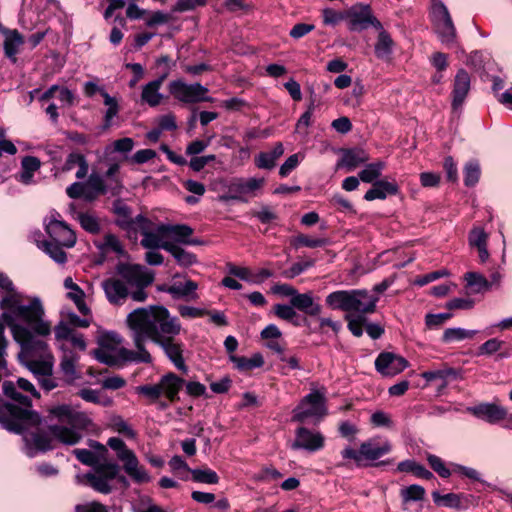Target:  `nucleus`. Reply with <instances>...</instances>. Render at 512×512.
Wrapping results in <instances>:
<instances>
[{
	"label": "nucleus",
	"instance_id": "35",
	"mask_svg": "<svg viewBox=\"0 0 512 512\" xmlns=\"http://www.w3.org/2000/svg\"><path fill=\"white\" fill-rule=\"evenodd\" d=\"M229 359L235 364L236 369L241 372L251 371L264 365V358L261 353H255L251 358L231 354Z\"/></svg>",
	"mask_w": 512,
	"mask_h": 512
},
{
	"label": "nucleus",
	"instance_id": "12",
	"mask_svg": "<svg viewBox=\"0 0 512 512\" xmlns=\"http://www.w3.org/2000/svg\"><path fill=\"white\" fill-rule=\"evenodd\" d=\"M433 22L441 42L448 46L454 44L457 37L456 28L447 7L441 1L433 4Z\"/></svg>",
	"mask_w": 512,
	"mask_h": 512
},
{
	"label": "nucleus",
	"instance_id": "9",
	"mask_svg": "<svg viewBox=\"0 0 512 512\" xmlns=\"http://www.w3.org/2000/svg\"><path fill=\"white\" fill-rule=\"evenodd\" d=\"M272 292L281 296L291 297V305L308 316H319L322 311V306L314 302L311 292L299 293L296 288L286 283L275 284L272 287Z\"/></svg>",
	"mask_w": 512,
	"mask_h": 512
},
{
	"label": "nucleus",
	"instance_id": "2",
	"mask_svg": "<svg viewBox=\"0 0 512 512\" xmlns=\"http://www.w3.org/2000/svg\"><path fill=\"white\" fill-rule=\"evenodd\" d=\"M119 276L105 279L102 288L110 304L120 306L130 296L136 302H145L148 294L145 288L154 281V274L139 264L119 262L116 265Z\"/></svg>",
	"mask_w": 512,
	"mask_h": 512
},
{
	"label": "nucleus",
	"instance_id": "32",
	"mask_svg": "<svg viewBox=\"0 0 512 512\" xmlns=\"http://www.w3.org/2000/svg\"><path fill=\"white\" fill-rule=\"evenodd\" d=\"M151 221L146 218V223H141L138 227V231L143 235V239L141 240V245L147 249H163V245H165L166 241L161 239V234L157 231V233L150 232Z\"/></svg>",
	"mask_w": 512,
	"mask_h": 512
},
{
	"label": "nucleus",
	"instance_id": "47",
	"mask_svg": "<svg viewBox=\"0 0 512 512\" xmlns=\"http://www.w3.org/2000/svg\"><path fill=\"white\" fill-rule=\"evenodd\" d=\"M101 95L104 98V104L108 106L104 116V128H109L111 126L112 119L119 112V106L117 100L114 97H111L105 90H101Z\"/></svg>",
	"mask_w": 512,
	"mask_h": 512
},
{
	"label": "nucleus",
	"instance_id": "43",
	"mask_svg": "<svg viewBox=\"0 0 512 512\" xmlns=\"http://www.w3.org/2000/svg\"><path fill=\"white\" fill-rule=\"evenodd\" d=\"M290 244L296 249L300 247L317 248L326 246L328 244V240L325 238H312L305 234H299L290 240Z\"/></svg>",
	"mask_w": 512,
	"mask_h": 512
},
{
	"label": "nucleus",
	"instance_id": "63",
	"mask_svg": "<svg viewBox=\"0 0 512 512\" xmlns=\"http://www.w3.org/2000/svg\"><path fill=\"white\" fill-rule=\"evenodd\" d=\"M504 344L503 341L498 340L497 338H492L484 342L480 347L478 354L479 355H492L499 351Z\"/></svg>",
	"mask_w": 512,
	"mask_h": 512
},
{
	"label": "nucleus",
	"instance_id": "36",
	"mask_svg": "<svg viewBox=\"0 0 512 512\" xmlns=\"http://www.w3.org/2000/svg\"><path fill=\"white\" fill-rule=\"evenodd\" d=\"M41 167V161L35 156H25L21 160L20 181L23 184H31L34 173Z\"/></svg>",
	"mask_w": 512,
	"mask_h": 512
},
{
	"label": "nucleus",
	"instance_id": "31",
	"mask_svg": "<svg viewBox=\"0 0 512 512\" xmlns=\"http://www.w3.org/2000/svg\"><path fill=\"white\" fill-rule=\"evenodd\" d=\"M163 249L169 252L180 266L189 267L197 262V257L195 254L186 251L181 246L172 241L165 242Z\"/></svg>",
	"mask_w": 512,
	"mask_h": 512
},
{
	"label": "nucleus",
	"instance_id": "41",
	"mask_svg": "<svg viewBox=\"0 0 512 512\" xmlns=\"http://www.w3.org/2000/svg\"><path fill=\"white\" fill-rule=\"evenodd\" d=\"M343 459H352L355 461L357 467H382L393 463L392 459L378 461V463H365L362 462L360 449L355 450L351 447H346L341 451Z\"/></svg>",
	"mask_w": 512,
	"mask_h": 512
},
{
	"label": "nucleus",
	"instance_id": "22",
	"mask_svg": "<svg viewBox=\"0 0 512 512\" xmlns=\"http://www.w3.org/2000/svg\"><path fill=\"white\" fill-rule=\"evenodd\" d=\"M184 384L185 380L173 372L166 373L158 382L161 395H164L171 403L179 400L178 394L182 390Z\"/></svg>",
	"mask_w": 512,
	"mask_h": 512
},
{
	"label": "nucleus",
	"instance_id": "27",
	"mask_svg": "<svg viewBox=\"0 0 512 512\" xmlns=\"http://www.w3.org/2000/svg\"><path fill=\"white\" fill-rule=\"evenodd\" d=\"M399 192V187L396 182H389L386 180H378L372 184V187L365 193L364 199L366 201H373L376 199L383 200L388 195H396Z\"/></svg>",
	"mask_w": 512,
	"mask_h": 512
},
{
	"label": "nucleus",
	"instance_id": "60",
	"mask_svg": "<svg viewBox=\"0 0 512 512\" xmlns=\"http://www.w3.org/2000/svg\"><path fill=\"white\" fill-rule=\"evenodd\" d=\"M36 378L49 376L53 373V365L48 361H34L30 366Z\"/></svg>",
	"mask_w": 512,
	"mask_h": 512
},
{
	"label": "nucleus",
	"instance_id": "49",
	"mask_svg": "<svg viewBox=\"0 0 512 512\" xmlns=\"http://www.w3.org/2000/svg\"><path fill=\"white\" fill-rule=\"evenodd\" d=\"M192 480L198 483L217 484L219 476L211 469H192Z\"/></svg>",
	"mask_w": 512,
	"mask_h": 512
},
{
	"label": "nucleus",
	"instance_id": "28",
	"mask_svg": "<svg viewBox=\"0 0 512 512\" xmlns=\"http://www.w3.org/2000/svg\"><path fill=\"white\" fill-rule=\"evenodd\" d=\"M421 377L424 378L427 382L440 380L441 383L438 386V391H441L448 386L449 379L457 380L461 378V370L452 367H444L442 369L424 371L421 374Z\"/></svg>",
	"mask_w": 512,
	"mask_h": 512
},
{
	"label": "nucleus",
	"instance_id": "24",
	"mask_svg": "<svg viewBox=\"0 0 512 512\" xmlns=\"http://www.w3.org/2000/svg\"><path fill=\"white\" fill-rule=\"evenodd\" d=\"M392 449V445L386 441L382 445L375 444L372 440L365 441L360 444V454L362 462L377 463L376 461L382 456L388 454Z\"/></svg>",
	"mask_w": 512,
	"mask_h": 512
},
{
	"label": "nucleus",
	"instance_id": "33",
	"mask_svg": "<svg viewBox=\"0 0 512 512\" xmlns=\"http://www.w3.org/2000/svg\"><path fill=\"white\" fill-rule=\"evenodd\" d=\"M197 288L198 284L196 282L187 280L185 283H174L173 285L169 286L167 293H169L174 299H196L198 297L196 294Z\"/></svg>",
	"mask_w": 512,
	"mask_h": 512
},
{
	"label": "nucleus",
	"instance_id": "55",
	"mask_svg": "<svg viewBox=\"0 0 512 512\" xmlns=\"http://www.w3.org/2000/svg\"><path fill=\"white\" fill-rule=\"evenodd\" d=\"M427 461L430 467L442 478H449L451 476V471L448 469L444 463V461L434 454H429L427 456Z\"/></svg>",
	"mask_w": 512,
	"mask_h": 512
},
{
	"label": "nucleus",
	"instance_id": "52",
	"mask_svg": "<svg viewBox=\"0 0 512 512\" xmlns=\"http://www.w3.org/2000/svg\"><path fill=\"white\" fill-rule=\"evenodd\" d=\"M110 426L113 431L122 434L127 438L134 439L137 435L121 416L113 417Z\"/></svg>",
	"mask_w": 512,
	"mask_h": 512
},
{
	"label": "nucleus",
	"instance_id": "37",
	"mask_svg": "<svg viewBox=\"0 0 512 512\" xmlns=\"http://www.w3.org/2000/svg\"><path fill=\"white\" fill-rule=\"evenodd\" d=\"M379 30L380 32L378 34L377 42L374 48L375 55L379 59H389L392 54L394 41L392 40L390 34L383 30V28Z\"/></svg>",
	"mask_w": 512,
	"mask_h": 512
},
{
	"label": "nucleus",
	"instance_id": "6",
	"mask_svg": "<svg viewBox=\"0 0 512 512\" xmlns=\"http://www.w3.org/2000/svg\"><path fill=\"white\" fill-rule=\"evenodd\" d=\"M73 454L82 464L93 467L94 472L85 475L88 484L97 492L111 493L109 482L117 477L120 466L113 462H101L99 456L88 449H75Z\"/></svg>",
	"mask_w": 512,
	"mask_h": 512
},
{
	"label": "nucleus",
	"instance_id": "64",
	"mask_svg": "<svg viewBox=\"0 0 512 512\" xmlns=\"http://www.w3.org/2000/svg\"><path fill=\"white\" fill-rule=\"evenodd\" d=\"M487 238L483 229H473L469 234V244L476 248L487 246Z\"/></svg>",
	"mask_w": 512,
	"mask_h": 512
},
{
	"label": "nucleus",
	"instance_id": "21",
	"mask_svg": "<svg viewBox=\"0 0 512 512\" xmlns=\"http://www.w3.org/2000/svg\"><path fill=\"white\" fill-rule=\"evenodd\" d=\"M468 411L477 417L490 424H495L507 417V410L495 403H481L479 405L469 407Z\"/></svg>",
	"mask_w": 512,
	"mask_h": 512
},
{
	"label": "nucleus",
	"instance_id": "40",
	"mask_svg": "<svg viewBox=\"0 0 512 512\" xmlns=\"http://www.w3.org/2000/svg\"><path fill=\"white\" fill-rule=\"evenodd\" d=\"M467 287L470 288L471 293H481L487 291L491 287L489 282L483 275L477 272H467L464 276Z\"/></svg>",
	"mask_w": 512,
	"mask_h": 512
},
{
	"label": "nucleus",
	"instance_id": "10",
	"mask_svg": "<svg viewBox=\"0 0 512 512\" xmlns=\"http://www.w3.org/2000/svg\"><path fill=\"white\" fill-rule=\"evenodd\" d=\"M292 413V421L299 423H304L309 417L323 418L327 414L324 395L318 391L307 394Z\"/></svg>",
	"mask_w": 512,
	"mask_h": 512
},
{
	"label": "nucleus",
	"instance_id": "58",
	"mask_svg": "<svg viewBox=\"0 0 512 512\" xmlns=\"http://www.w3.org/2000/svg\"><path fill=\"white\" fill-rule=\"evenodd\" d=\"M136 393L149 399L151 402H156L160 396L161 391L157 384H146L136 387Z\"/></svg>",
	"mask_w": 512,
	"mask_h": 512
},
{
	"label": "nucleus",
	"instance_id": "23",
	"mask_svg": "<svg viewBox=\"0 0 512 512\" xmlns=\"http://www.w3.org/2000/svg\"><path fill=\"white\" fill-rule=\"evenodd\" d=\"M120 343V338L116 333H107L100 339L102 348L94 351L95 358L108 366H115L118 364V358L105 350L113 349L115 345Z\"/></svg>",
	"mask_w": 512,
	"mask_h": 512
},
{
	"label": "nucleus",
	"instance_id": "39",
	"mask_svg": "<svg viewBox=\"0 0 512 512\" xmlns=\"http://www.w3.org/2000/svg\"><path fill=\"white\" fill-rule=\"evenodd\" d=\"M433 502L437 506H444L447 508L462 509V495L456 493H448L441 495L438 491L432 492Z\"/></svg>",
	"mask_w": 512,
	"mask_h": 512
},
{
	"label": "nucleus",
	"instance_id": "20",
	"mask_svg": "<svg viewBox=\"0 0 512 512\" xmlns=\"http://www.w3.org/2000/svg\"><path fill=\"white\" fill-rule=\"evenodd\" d=\"M470 87L471 78L469 73L465 69H459L455 75L453 90L451 93V106L453 110H457L463 105L470 91Z\"/></svg>",
	"mask_w": 512,
	"mask_h": 512
},
{
	"label": "nucleus",
	"instance_id": "26",
	"mask_svg": "<svg viewBox=\"0 0 512 512\" xmlns=\"http://www.w3.org/2000/svg\"><path fill=\"white\" fill-rule=\"evenodd\" d=\"M157 231L162 236L171 237L176 244H186L188 238L193 234V229L186 224H161L157 227Z\"/></svg>",
	"mask_w": 512,
	"mask_h": 512
},
{
	"label": "nucleus",
	"instance_id": "56",
	"mask_svg": "<svg viewBox=\"0 0 512 512\" xmlns=\"http://www.w3.org/2000/svg\"><path fill=\"white\" fill-rule=\"evenodd\" d=\"M315 261L313 259H309L303 262L294 263L289 269L282 272V276L287 279H293L303 273L308 268L314 266Z\"/></svg>",
	"mask_w": 512,
	"mask_h": 512
},
{
	"label": "nucleus",
	"instance_id": "48",
	"mask_svg": "<svg viewBox=\"0 0 512 512\" xmlns=\"http://www.w3.org/2000/svg\"><path fill=\"white\" fill-rule=\"evenodd\" d=\"M44 250L45 252L57 263L63 264L67 260V256L65 251L63 250V247H65L62 244L50 242V241H44L43 242Z\"/></svg>",
	"mask_w": 512,
	"mask_h": 512
},
{
	"label": "nucleus",
	"instance_id": "46",
	"mask_svg": "<svg viewBox=\"0 0 512 512\" xmlns=\"http://www.w3.org/2000/svg\"><path fill=\"white\" fill-rule=\"evenodd\" d=\"M97 248L102 252L113 251L118 255H124L125 250L119 241L118 237L114 234H106L103 238V242L97 245Z\"/></svg>",
	"mask_w": 512,
	"mask_h": 512
},
{
	"label": "nucleus",
	"instance_id": "30",
	"mask_svg": "<svg viewBox=\"0 0 512 512\" xmlns=\"http://www.w3.org/2000/svg\"><path fill=\"white\" fill-rule=\"evenodd\" d=\"M369 160V154L362 148L355 147L343 150L341 163L349 170L352 171L359 165Z\"/></svg>",
	"mask_w": 512,
	"mask_h": 512
},
{
	"label": "nucleus",
	"instance_id": "18",
	"mask_svg": "<svg viewBox=\"0 0 512 512\" xmlns=\"http://www.w3.org/2000/svg\"><path fill=\"white\" fill-rule=\"evenodd\" d=\"M46 232L51 238L50 242L62 244L67 248L73 247L76 243L74 231L63 221L51 220L46 225Z\"/></svg>",
	"mask_w": 512,
	"mask_h": 512
},
{
	"label": "nucleus",
	"instance_id": "59",
	"mask_svg": "<svg viewBox=\"0 0 512 512\" xmlns=\"http://www.w3.org/2000/svg\"><path fill=\"white\" fill-rule=\"evenodd\" d=\"M79 222L81 227L89 233L96 234L100 231V225L97 219L90 214H79Z\"/></svg>",
	"mask_w": 512,
	"mask_h": 512
},
{
	"label": "nucleus",
	"instance_id": "62",
	"mask_svg": "<svg viewBox=\"0 0 512 512\" xmlns=\"http://www.w3.org/2000/svg\"><path fill=\"white\" fill-rule=\"evenodd\" d=\"M276 161L269 152H260L255 157V165L260 169L271 170L276 166Z\"/></svg>",
	"mask_w": 512,
	"mask_h": 512
},
{
	"label": "nucleus",
	"instance_id": "34",
	"mask_svg": "<svg viewBox=\"0 0 512 512\" xmlns=\"http://www.w3.org/2000/svg\"><path fill=\"white\" fill-rule=\"evenodd\" d=\"M79 360V356L73 351L64 352L61 361H60V369L63 372L64 376L67 378L68 383H72L76 379L79 378V375L76 371V363Z\"/></svg>",
	"mask_w": 512,
	"mask_h": 512
},
{
	"label": "nucleus",
	"instance_id": "16",
	"mask_svg": "<svg viewBox=\"0 0 512 512\" xmlns=\"http://www.w3.org/2000/svg\"><path fill=\"white\" fill-rule=\"evenodd\" d=\"M113 212L117 215V226L126 231L129 236H136L138 227L141 225V223H146L147 217L143 216L142 214H139L133 218L131 208L121 199H117L113 202Z\"/></svg>",
	"mask_w": 512,
	"mask_h": 512
},
{
	"label": "nucleus",
	"instance_id": "44",
	"mask_svg": "<svg viewBox=\"0 0 512 512\" xmlns=\"http://www.w3.org/2000/svg\"><path fill=\"white\" fill-rule=\"evenodd\" d=\"M384 167L385 164L382 161L368 164L363 170L360 171L359 179L362 182L373 184L375 181H377L376 179L380 177Z\"/></svg>",
	"mask_w": 512,
	"mask_h": 512
},
{
	"label": "nucleus",
	"instance_id": "53",
	"mask_svg": "<svg viewBox=\"0 0 512 512\" xmlns=\"http://www.w3.org/2000/svg\"><path fill=\"white\" fill-rule=\"evenodd\" d=\"M31 441L36 449L40 451H48L53 449L50 435L44 431H37L31 434Z\"/></svg>",
	"mask_w": 512,
	"mask_h": 512
},
{
	"label": "nucleus",
	"instance_id": "38",
	"mask_svg": "<svg viewBox=\"0 0 512 512\" xmlns=\"http://www.w3.org/2000/svg\"><path fill=\"white\" fill-rule=\"evenodd\" d=\"M64 287L66 289H75L76 292H68L67 297L73 300L81 314L87 315L90 312V310L85 303V294L83 290L76 283L73 282L71 277H67L64 280Z\"/></svg>",
	"mask_w": 512,
	"mask_h": 512
},
{
	"label": "nucleus",
	"instance_id": "50",
	"mask_svg": "<svg viewBox=\"0 0 512 512\" xmlns=\"http://www.w3.org/2000/svg\"><path fill=\"white\" fill-rule=\"evenodd\" d=\"M366 315L367 314H361L358 313L356 317H352L349 314L345 315V320L348 322L347 327L349 331L355 336V337H361L363 334V325L366 322Z\"/></svg>",
	"mask_w": 512,
	"mask_h": 512
},
{
	"label": "nucleus",
	"instance_id": "15",
	"mask_svg": "<svg viewBox=\"0 0 512 512\" xmlns=\"http://www.w3.org/2000/svg\"><path fill=\"white\" fill-rule=\"evenodd\" d=\"M263 184L264 179L249 178L245 180L235 178L230 182L227 193L220 195L219 200L222 202L238 201L246 203L248 199L245 196L260 189Z\"/></svg>",
	"mask_w": 512,
	"mask_h": 512
},
{
	"label": "nucleus",
	"instance_id": "29",
	"mask_svg": "<svg viewBox=\"0 0 512 512\" xmlns=\"http://www.w3.org/2000/svg\"><path fill=\"white\" fill-rule=\"evenodd\" d=\"M3 33L5 35L3 43L4 53L9 59L16 61V55L19 52V47L24 44V37L16 29H4Z\"/></svg>",
	"mask_w": 512,
	"mask_h": 512
},
{
	"label": "nucleus",
	"instance_id": "13",
	"mask_svg": "<svg viewBox=\"0 0 512 512\" xmlns=\"http://www.w3.org/2000/svg\"><path fill=\"white\" fill-rule=\"evenodd\" d=\"M168 90L176 100L182 103L190 104L211 101L210 97H206L208 89L200 83L187 84L178 79L169 83Z\"/></svg>",
	"mask_w": 512,
	"mask_h": 512
},
{
	"label": "nucleus",
	"instance_id": "57",
	"mask_svg": "<svg viewBox=\"0 0 512 512\" xmlns=\"http://www.w3.org/2000/svg\"><path fill=\"white\" fill-rule=\"evenodd\" d=\"M86 189L94 190V192L99 195H104L108 193V186L105 184L104 180L98 174H91L86 183Z\"/></svg>",
	"mask_w": 512,
	"mask_h": 512
},
{
	"label": "nucleus",
	"instance_id": "8",
	"mask_svg": "<svg viewBox=\"0 0 512 512\" xmlns=\"http://www.w3.org/2000/svg\"><path fill=\"white\" fill-rule=\"evenodd\" d=\"M68 424L71 428L62 425H50L48 431L59 442L66 445H75L82 439L81 433L76 429L87 430L93 425V422L85 413L73 411Z\"/></svg>",
	"mask_w": 512,
	"mask_h": 512
},
{
	"label": "nucleus",
	"instance_id": "54",
	"mask_svg": "<svg viewBox=\"0 0 512 512\" xmlns=\"http://www.w3.org/2000/svg\"><path fill=\"white\" fill-rule=\"evenodd\" d=\"M480 177V166L477 162H469L464 168V184L468 187L474 186Z\"/></svg>",
	"mask_w": 512,
	"mask_h": 512
},
{
	"label": "nucleus",
	"instance_id": "17",
	"mask_svg": "<svg viewBox=\"0 0 512 512\" xmlns=\"http://www.w3.org/2000/svg\"><path fill=\"white\" fill-rule=\"evenodd\" d=\"M409 362L392 352H381L375 360V368L383 376H395L405 370Z\"/></svg>",
	"mask_w": 512,
	"mask_h": 512
},
{
	"label": "nucleus",
	"instance_id": "42",
	"mask_svg": "<svg viewBox=\"0 0 512 512\" xmlns=\"http://www.w3.org/2000/svg\"><path fill=\"white\" fill-rule=\"evenodd\" d=\"M476 330H467L463 328H447L442 336L444 343H451L454 341H462L464 339H471L476 335Z\"/></svg>",
	"mask_w": 512,
	"mask_h": 512
},
{
	"label": "nucleus",
	"instance_id": "25",
	"mask_svg": "<svg viewBox=\"0 0 512 512\" xmlns=\"http://www.w3.org/2000/svg\"><path fill=\"white\" fill-rule=\"evenodd\" d=\"M167 76L168 72H165L157 79L143 86L141 93V99L143 102L147 103L151 107H156L161 103L163 95L159 92V90Z\"/></svg>",
	"mask_w": 512,
	"mask_h": 512
},
{
	"label": "nucleus",
	"instance_id": "4",
	"mask_svg": "<svg viewBox=\"0 0 512 512\" xmlns=\"http://www.w3.org/2000/svg\"><path fill=\"white\" fill-rule=\"evenodd\" d=\"M12 400L20 406L8 402L0 405V424L3 428L22 434L28 428L41 423L39 414L31 409L32 402L28 396L18 391Z\"/></svg>",
	"mask_w": 512,
	"mask_h": 512
},
{
	"label": "nucleus",
	"instance_id": "11",
	"mask_svg": "<svg viewBox=\"0 0 512 512\" xmlns=\"http://www.w3.org/2000/svg\"><path fill=\"white\" fill-rule=\"evenodd\" d=\"M12 333L15 341L21 346V354L33 358L43 356L47 352L48 345L37 338L28 327L21 324H13Z\"/></svg>",
	"mask_w": 512,
	"mask_h": 512
},
{
	"label": "nucleus",
	"instance_id": "1",
	"mask_svg": "<svg viewBox=\"0 0 512 512\" xmlns=\"http://www.w3.org/2000/svg\"><path fill=\"white\" fill-rule=\"evenodd\" d=\"M126 323L132 331L136 351L120 348L119 357L124 361L151 364L153 359L145 348V341L151 340L162 348L166 357L184 373L188 367L183 357L184 344L176 339L181 332V323L169 310L161 305L136 308L127 315Z\"/></svg>",
	"mask_w": 512,
	"mask_h": 512
},
{
	"label": "nucleus",
	"instance_id": "19",
	"mask_svg": "<svg viewBox=\"0 0 512 512\" xmlns=\"http://www.w3.org/2000/svg\"><path fill=\"white\" fill-rule=\"evenodd\" d=\"M295 434V441L291 445L294 450L305 449L314 452L324 447V437L319 432L314 433L306 427H299Z\"/></svg>",
	"mask_w": 512,
	"mask_h": 512
},
{
	"label": "nucleus",
	"instance_id": "45",
	"mask_svg": "<svg viewBox=\"0 0 512 512\" xmlns=\"http://www.w3.org/2000/svg\"><path fill=\"white\" fill-rule=\"evenodd\" d=\"M296 307L287 304H276L273 307L274 314L281 320L292 323L294 326H299L297 321Z\"/></svg>",
	"mask_w": 512,
	"mask_h": 512
},
{
	"label": "nucleus",
	"instance_id": "51",
	"mask_svg": "<svg viewBox=\"0 0 512 512\" xmlns=\"http://www.w3.org/2000/svg\"><path fill=\"white\" fill-rule=\"evenodd\" d=\"M424 487L413 484L401 490V497L404 502L421 501L425 496Z\"/></svg>",
	"mask_w": 512,
	"mask_h": 512
},
{
	"label": "nucleus",
	"instance_id": "61",
	"mask_svg": "<svg viewBox=\"0 0 512 512\" xmlns=\"http://www.w3.org/2000/svg\"><path fill=\"white\" fill-rule=\"evenodd\" d=\"M216 160V155L209 154L205 156L191 157L188 165L194 172H200L207 164Z\"/></svg>",
	"mask_w": 512,
	"mask_h": 512
},
{
	"label": "nucleus",
	"instance_id": "5",
	"mask_svg": "<svg viewBox=\"0 0 512 512\" xmlns=\"http://www.w3.org/2000/svg\"><path fill=\"white\" fill-rule=\"evenodd\" d=\"M379 296L372 295L366 289L337 290L329 293L325 304L332 310H340L346 314L355 312L371 314L376 311Z\"/></svg>",
	"mask_w": 512,
	"mask_h": 512
},
{
	"label": "nucleus",
	"instance_id": "7",
	"mask_svg": "<svg viewBox=\"0 0 512 512\" xmlns=\"http://www.w3.org/2000/svg\"><path fill=\"white\" fill-rule=\"evenodd\" d=\"M107 445L116 451L117 458L123 462L124 471L134 482L147 483L150 481V476L146 469L139 464L135 453L126 446L121 438L111 437L108 439Z\"/></svg>",
	"mask_w": 512,
	"mask_h": 512
},
{
	"label": "nucleus",
	"instance_id": "14",
	"mask_svg": "<svg viewBox=\"0 0 512 512\" xmlns=\"http://www.w3.org/2000/svg\"><path fill=\"white\" fill-rule=\"evenodd\" d=\"M346 17L348 19V29L350 31H363L373 26L375 29H382L381 22L372 14L370 5L357 4L352 6Z\"/></svg>",
	"mask_w": 512,
	"mask_h": 512
},
{
	"label": "nucleus",
	"instance_id": "3",
	"mask_svg": "<svg viewBox=\"0 0 512 512\" xmlns=\"http://www.w3.org/2000/svg\"><path fill=\"white\" fill-rule=\"evenodd\" d=\"M25 296L23 294H12L3 296L0 300V308L5 310L2 319L11 327L12 322L20 320L25 322L35 334L47 336L51 333V325L44 321V307L38 297L30 299L28 304H24Z\"/></svg>",
	"mask_w": 512,
	"mask_h": 512
}]
</instances>
